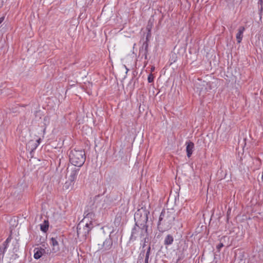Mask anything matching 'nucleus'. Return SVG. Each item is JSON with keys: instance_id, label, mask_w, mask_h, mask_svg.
Listing matches in <instances>:
<instances>
[{"instance_id": "f257e3e1", "label": "nucleus", "mask_w": 263, "mask_h": 263, "mask_svg": "<svg viewBox=\"0 0 263 263\" xmlns=\"http://www.w3.org/2000/svg\"><path fill=\"white\" fill-rule=\"evenodd\" d=\"M175 217L174 211L163 209L160 213L157 224L159 231L163 233L171 229L174 224Z\"/></svg>"}, {"instance_id": "f03ea898", "label": "nucleus", "mask_w": 263, "mask_h": 263, "mask_svg": "<svg viewBox=\"0 0 263 263\" xmlns=\"http://www.w3.org/2000/svg\"><path fill=\"white\" fill-rule=\"evenodd\" d=\"M149 211L146 209L145 206H142L138 209L134 215V221L136 226L141 227L142 231L145 232L147 231L148 215Z\"/></svg>"}, {"instance_id": "7ed1b4c3", "label": "nucleus", "mask_w": 263, "mask_h": 263, "mask_svg": "<svg viewBox=\"0 0 263 263\" xmlns=\"http://www.w3.org/2000/svg\"><path fill=\"white\" fill-rule=\"evenodd\" d=\"M69 162L72 165L80 167L83 166L86 160L85 152L83 149H71L69 154Z\"/></svg>"}, {"instance_id": "20e7f679", "label": "nucleus", "mask_w": 263, "mask_h": 263, "mask_svg": "<svg viewBox=\"0 0 263 263\" xmlns=\"http://www.w3.org/2000/svg\"><path fill=\"white\" fill-rule=\"evenodd\" d=\"M94 227L93 223L80 221L77 227V236L81 241L85 240L91 230Z\"/></svg>"}, {"instance_id": "39448f33", "label": "nucleus", "mask_w": 263, "mask_h": 263, "mask_svg": "<svg viewBox=\"0 0 263 263\" xmlns=\"http://www.w3.org/2000/svg\"><path fill=\"white\" fill-rule=\"evenodd\" d=\"M146 235H148L147 231H142L141 227H139V226H136V223L134 227L132 229L131 235L129 238V241H134L136 240L137 237L139 236L140 237H142Z\"/></svg>"}, {"instance_id": "423d86ee", "label": "nucleus", "mask_w": 263, "mask_h": 263, "mask_svg": "<svg viewBox=\"0 0 263 263\" xmlns=\"http://www.w3.org/2000/svg\"><path fill=\"white\" fill-rule=\"evenodd\" d=\"M84 215V218L81 221L93 223V221L95 220L96 215L95 212L92 209H90V207H87V209L85 210Z\"/></svg>"}, {"instance_id": "0eeeda50", "label": "nucleus", "mask_w": 263, "mask_h": 263, "mask_svg": "<svg viewBox=\"0 0 263 263\" xmlns=\"http://www.w3.org/2000/svg\"><path fill=\"white\" fill-rule=\"evenodd\" d=\"M119 237H120V241L121 242L122 236L121 235V233H119V230L115 232V230H112V231L110 232L108 238L110 239V241H111L112 245L114 246V248L118 246Z\"/></svg>"}, {"instance_id": "6e6552de", "label": "nucleus", "mask_w": 263, "mask_h": 263, "mask_svg": "<svg viewBox=\"0 0 263 263\" xmlns=\"http://www.w3.org/2000/svg\"><path fill=\"white\" fill-rule=\"evenodd\" d=\"M12 238L10 235L6 240L0 246V263H2L4 254L9 246V243L12 240Z\"/></svg>"}, {"instance_id": "1a4fd4ad", "label": "nucleus", "mask_w": 263, "mask_h": 263, "mask_svg": "<svg viewBox=\"0 0 263 263\" xmlns=\"http://www.w3.org/2000/svg\"><path fill=\"white\" fill-rule=\"evenodd\" d=\"M113 247L110 239L107 238L102 245H98V251L105 252L110 250Z\"/></svg>"}, {"instance_id": "9d476101", "label": "nucleus", "mask_w": 263, "mask_h": 263, "mask_svg": "<svg viewBox=\"0 0 263 263\" xmlns=\"http://www.w3.org/2000/svg\"><path fill=\"white\" fill-rule=\"evenodd\" d=\"M58 237H51L49 240V243L52 247V252L55 253L60 250Z\"/></svg>"}, {"instance_id": "9b49d317", "label": "nucleus", "mask_w": 263, "mask_h": 263, "mask_svg": "<svg viewBox=\"0 0 263 263\" xmlns=\"http://www.w3.org/2000/svg\"><path fill=\"white\" fill-rule=\"evenodd\" d=\"M185 145L187 157L190 158L194 149V143L191 141H187L185 142Z\"/></svg>"}, {"instance_id": "f8f14e48", "label": "nucleus", "mask_w": 263, "mask_h": 263, "mask_svg": "<svg viewBox=\"0 0 263 263\" xmlns=\"http://www.w3.org/2000/svg\"><path fill=\"white\" fill-rule=\"evenodd\" d=\"M119 200L118 195L112 193L106 196L105 201L109 204H112Z\"/></svg>"}, {"instance_id": "ddd939ff", "label": "nucleus", "mask_w": 263, "mask_h": 263, "mask_svg": "<svg viewBox=\"0 0 263 263\" xmlns=\"http://www.w3.org/2000/svg\"><path fill=\"white\" fill-rule=\"evenodd\" d=\"M106 181L110 184H114L118 185L120 182L118 178L114 174H108L106 177Z\"/></svg>"}, {"instance_id": "4468645a", "label": "nucleus", "mask_w": 263, "mask_h": 263, "mask_svg": "<svg viewBox=\"0 0 263 263\" xmlns=\"http://www.w3.org/2000/svg\"><path fill=\"white\" fill-rule=\"evenodd\" d=\"M45 253V250L42 248H35L34 249L33 257L35 259H40Z\"/></svg>"}, {"instance_id": "2eb2a0df", "label": "nucleus", "mask_w": 263, "mask_h": 263, "mask_svg": "<svg viewBox=\"0 0 263 263\" xmlns=\"http://www.w3.org/2000/svg\"><path fill=\"white\" fill-rule=\"evenodd\" d=\"M80 171V167H74L71 169L70 176L69 177V180L72 182L75 181L77 179V175Z\"/></svg>"}, {"instance_id": "dca6fc26", "label": "nucleus", "mask_w": 263, "mask_h": 263, "mask_svg": "<svg viewBox=\"0 0 263 263\" xmlns=\"http://www.w3.org/2000/svg\"><path fill=\"white\" fill-rule=\"evenodd\" d=\"M245 27L244 26H240L238 29V32L236 34V40L237 43H241L242 39L243 38V34L244 31H245Z\"/></svg>"}, {"instance_id": "f3484780", "label": "nucleus", "mask_w": 263, "mask_h": 263, "mask_svg": "<svg viewBox=\"0 0 263 263\" xmlns=\"http://www.w3.org/2000/svg\"><path fill=\"white\" fill-rule=\"evenodd\" d=\"M174 241V237L171 234H168L165 237L164 240V245L165 246H169L173 243Z\"/></svg>"}, {"instance_id": "a211bd4d", "label": "nucleus", "mask_w": 263, "mask_h": 263, "mask_svg": "<svg viewBox=\"0 0 263 263\" xmlns=\"http://www.w3.org/2000/svg\"><path fill=\"white\" fill-rule=\"evenodd\" d=\"M49 222L47 220H45L43 223L40 224V230L43 232L46 233L48 230Z\"/></svg>"}, {"instance_id": "6ab92c4d", "label": "nucleus", "mask_w": 263, "mask_h": 263, "mask_svg": "<svg viewBox=\"0 0 263 263\" xmlns=\"http://www.w3.org/2000/svg\"><path fill=\"white\" fill-rule=\"evenodd\" d=\"M37 143H34L33 141H30L27 145V147L29 149H30V153L33 152L37 147Z\"/></svg>"}, {"instance_id": "aec40b11", "label": "nucleus", "mask_w": 263, "mask_h": 263, "mask_svg": "<svg viewBox=\"0 0 263 263\" xmlns=\"http://www.w3.org/2000/svg\"><path fill=\"white\" fill-rule=\"evenodd\" d=\"M74 182L75 181L72 182L71 180H69V179H68V180L65 183L64 185V187L66 190H72L73 187Z\"/></svg>"}, {"instance_id": "412c9836", "label": "nucleus", "mask_w": 263, "mask_h": 263, "mask_svg": "<svg viewBox=\"0 0 263 263\" xmlns=\"http://www.w3.org/2000/svg\"><path fill=\"white\" fill-rule=\"evenodd\" d=\"M12 252L17 253L19 250V243L16 240H13L12 242Z\"/></svg>"}, {"instance_id": "4be33fe9", "label": "nucleus", "mask_w": 263, "mask_h": 263, "mask_svg": "<svg viewBox=\"0 0 263 263\" xmlns=\"http://www.w3.org/2000/svg\"><path fill=\"white\" fill-rule=\"evenodd\" d=\"M146 51H148V42L145 41L143 42L141 49H140V52Z\"/></svg>"}, {"instance_id": "5701e85b", "label": "nucleus", "mask_w": 263, "mask_h": 263, "mask_svg": "<svg viewBox=\"0 0 263 263\" xmlns=\"http://www.w3.org/2000/svg\"><path fill=\"white\" fill-rule=\"evenodd\" d=\"M154 80V76L152 73H150L148 76L147 81L149 83H153Z\"/></svg>"}, {"instance_id": "b1692460", "label": "nucleus", "mask_w": 263, "mask_h": 263, "mask_svg": "<svg viewBox=\"0 0 263 263\" xmlns=\"http://www.w3.org/2000/svg\"><path fill=\"white\" fill-rule=\"evenodd\" d=\"M146 29H147L148 32L147 33V34H146V36L145 41L149 42V38L151 36V29L148 28V27H147Z\"/></svg>"}, {"instance_id": "393cba45", "label": "nucleus", "mask_w": 263, "mask_h": 263, "mask_svg": "<svg viewBox=\"0 0 263 263\" xmlns=\"http://www.w3.org/2000/svg\"><path fill=\"white\" fill-rule=\"evenodd\" d=\"M142 53L144 57V59L147 61V62L145 63V64H146L147 63V60H148L147 55L148 54V51L143 52V53Z\"/></svg>"}, {"instance_id": "a878e982", "label": "nucleus", "mask_w": 263, "mask_h": 263, "mask_svg": "<svg viewBox=\"0 0 263 263\" xmlns=\"http://www.w3.org/2000/svg\"><path fill=\"white\" fill-rule=\"evenodd\" d=\"M151 245H149L147 249L145 255H146L147 256H149L150 254H151Z\"/></svg>"}, {"instance_id": "bb28decb", "label": "nucleus", "mask_w": 263, "mask_h": 263, "mask_svg": "<svg viewBox=\"0 0 263 263\" xmlns=\"http://www.w3.org/2000/svg\"><path fill=\"white\" fill-rule=\"evenodd\" d=\"M223 244L222 242H220L217 246L216 248L218 251H220V249L223 247Z\"/></svg>"}, {"instance_id": "cd10ccee", "label": "nucleus", "mask_w": 263, "mask_h": 263, "mask_svg": "<svg viewBox=\"0 0 263 263\" xmlns=\"http://www.w3.org/2000/svg\"><path fill=\"white\" fill-rule=\"evenodd\" d=\"M176 59H177V57H176V55L175 53H173L172 54V59L171 60L173 62H175L176 61Z\"/></svg>"}, {"instance_id": "c85d7f7f", "label": "nucleus", "mask_w": 263, "mask_h": 263, "mask_svg": "<svg viewBox=\"0 0 263 263\" xmlns=\"http://www.w3.org/2000/svg\"><path fill=\"white\" fill-rule=\"evenodd\" d=\"M18 257H19V256L18 255V254L16 253H13V254L12 255V258L13 259H16L18 258Z\"/></svg>"}, {"instance_id": "c756f323", "label": "nucleus", "mask_w": 263, "mask_h": 263, "mask_svg": "<svg viewBox=\"0 0 263 263\" xmlns=\"http://www.w3.org/2000/svg\"><path fill=\"white\" fill-rule=\"evenodd\" d=\"M49 120V118H48V117H47V116L45 117L44 118V121L45 122L44 124L46 125V123L47 122H48Z\"/></svg>"}, {"instance_id": "7c9ffc66", "label": "nucleus", "mask_w": 263, "mask_h": 263, "mask_svg": "<svg viewBox=\"0 0 263 263\" xmlns=\"http://www.w3.org/2000/svg\"><path fill=\"white\" fill-rule=\"evenodd\" d=\"M148 239L147 236L145 238H144V243H143V244L142 245V249H144V248L145 247V246H146V244L145 243H146V239Z\"/></svg>"}, {"instance_id": "2f4dec72", "label": "nucleus", "mask_w": 263, "mask_h": 263, "mask_svg": "<svg viewBox=\"0 0 263 263\" xmlns=\"http://www.w3.org/2000/svg\"><path fill=\"white\" fill-rule=\"evenodd\" d=\"M149 256H147L145 255V260H144V263H148V262H149Z\"/></svg>"}, {"instance_id": "473e14b6", "label": "nucleus", "mask_w": 263, "mask_h": 263, "mask_svg": "<svg viewBox=\"0 0 263 263\" xmlns=\"http://www.w3.org/2000/svg\"><path fill=\"white\" fill-rule=\"evenodd\" d=\"M40 142H41V139L39 138L37 140H36L34 143H37V146H39V145L40 144Z\"/></svg>"}, {"instance_id": "72a5a7b5", "label": "nucleus", "mask_w": 263, "mask_h": 263, "mask_svg": "<svg viewBox=\"0 0 263 263\" xmlns=\"http://www.w3.org/2000/svg\"><path fill=\"white\" fill-rule=\"evenodd\" d=\"M4 17H0V24L4 21Z\"/></svg>"}, {"instance_id": "f704fd0d", "label": "nucleus", "mask_w": 263, "mask_h": 263, "mask_svg": "<svg viewBox=\"0 0 263 263\" xmlns=\"http://www.w3.org/2000/svg\"><path fill=\"white\" fill-rule=\"evenodd\" d=\"M145 250H144V249H143V250H142V251H141V252L140 254H143H143H144V252H145Z\"/></svg>"}, {"instance_id": "c9c22d12", "label": "nucleus", "mask_w": 263, "mask_h": 263, "mask_svg": "<svg viewBox=\"0 0 263 263\" xmlns=\"http://www.w3.org/2000/svg\"><path fill=\"white\" fill-rule=\"evenodd\" d=\"M154 70H155V67H152L151 68V72L154 71Z\"/></svg>"}, {"instance_id": "e433bc0d", "label": "nucleus", "mask_w": 263, "mask_h": 263, "mask_svg": "<svg viewBox=\"0 0 263 263\" xmlns=\"http://www.w3.org/2000/svg\"><path fill=\"white\" fill-rule=\"evenodd\" d=\"M180 259H181V258L180 257H179L178 259H177V262H178Z\"/></svg>"}, {"instance_id": "4c0bfd02", "label": "nucleus", "mask_w": 263, "mask_h": 263, "mask_svg": "<svg viewBox=\"0 0 263 263\" xmlns=\"http://www.w3.org/2000/svg\"><path fill=\"white\" fill-rule=\"evenodd\" d=\"M126 68V73L127 72V71L129 70V69L128 68H127V67H126V66H124Z\"/></svg>"}, {"instance_id": "58836bf2", "label": "nucleus", "mask_w": 263, "mask_h": 263, "mask_svg": "<svg viewBox=\"0 0 263 263\" xmlns=\"http://www.w3.org/2000/svg\"><path fill=\"white\" fill-rule=\"evenodd\" d=\"M137 263H142V261H140V260H138Z\"/></svg>"}, {"instance_id": "ea45409f", "label": "nucleus", "mask_w": 263, "mask_h": 263, "mask_svg": "<svg viewBox=\"0 0 263 263\" xmlns=\"http://www.w3.org/2000/svg\"><path fill=\"white\" fill-rule=\"evenodd\" d=\"M137 263H142V261H140V260H138Z\"/></svg>"}, {"instance_id": "a19ab883", "label": "nucleus", "mask_w": 263, "mask_h": 263, "mask_svg": "<svg viewBox=\"0 0 263 263\" xmlns=\"http://www.w3.org/2000/svg\"><path fill=\"white\" fill-rule=\"evenodd\" d=\"M259 1H260V2H262V0H259Z\"/></svg>"}]
</instances>
